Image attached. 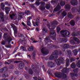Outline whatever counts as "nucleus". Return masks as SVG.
<instances>
[{
	"label": "nucleus",
	"mask_w": 80,
	"mask_h": 80,
	"mask_svg": "<svg viewBox=\"0 0 80 80\" xmlns=\"http://www.w3.org/2000/svg\"><path fill=\"white\" fill-rule=\"evenodd\" d=\"M72 35L73 37L74 36H77L78 35H80V32H73L72 33Z\"/></svg>",
	"instance_id": "obj_14"
},
{
	"label": "nucleus",
	"mask_w": 80,
	"mask_h": 80,
	"mask_svg": "<svg viewBox=\"0 0 80 80\" xmlns=\"http://www.w3.org/2000/svg\"><path fill=\"white\" fill-rule=\"evenodd\" d=\"M67 68H65L62 69L61 72H63V73H66V72H67Z\"/></svg>",
	"instance_id": "obj_22"
},
{
	"label": "nucleus",
	"mask_w": 80,
	"mask_h": 80,
	"mask_svg": "<svg viewBox=\"0 0 80 80\" xmlns=\"http://www.w3.org/2000/svg\"><path fill=\"white\" fill-rule=\"evenodd\" d=\"M11 47L12 46L10 44H8L6 45V47H7V48H10V47Z\"/></svg>",
	"instance_id": "obj_51"
},
{
	"label": "nucleus",
	"mask_w": 80,
	"mask_h": 80,
	"mask_svg": "<svg viewBox=\"0 0 80 80\" xmlns=\"http://www.w3.org/2000/svg\"><path fill=\"white\" fill-rule=\"evenodd\" d=\"M72 52L75 55H77V53H78V51H77V50L75 49L74 50H73Z\"/></svg>",
	"instance_id": "obj_25"
},
{
	"label": "nucleus",
	"mask_w": 80,
	"mask_h": 80,
	"mask_svg": "<svg viewBox=\"0 0 80 80\" xmlns=\"http://www.w3.org/2000/svg\"><path fill=\"white\" fill-rule=\"evenodd\" d=\"M25 77L27 79L29 78V76H28V74H26L25 75Z\"/></svg>",
	"instance_id": "obj_54"
},
{
	"label": "nucleus",
	"mask_w": 80,
	"mask_h": 80,
	"mask_svg": "<svg viewBox=\"0 0 80 80\" xmlns=\"http://www.w3.org/2000/svg\"><path fill=\"white\" fill-rule=\"evenodd\" d=\"M60 33L61 34L62 37L64 38L66 37L65 36H68L70 35V32L66 30L61 31Z\"/></svg>",
	"instance_id": "obj_3"
},
{
	"label": "nucleus",
	"mask_w": 80,
	"mask_h": 80,
	"mask_svg": "<svg viewBox=\"0 0 80 80\" xmlns=\"http://www.w3.org/2000/svg\"><path fill=\"white\" fill-rule=\"evenodd\" d=\"M58 0H52L51 1L52 3H57Z\"/></svg>",
	"instance_id": "obj_46"
},
{
	"label": "nucleus",
	"mask_w": 80,
	"mask_h": 80,
	"mask_svg": "<svg viewBox=\"0 0 80 80\" xmlns=\"http://www.w3.org/2000/svg\"><path fill=\"white\" fill-rule=\"evenodd\" d=\"M25 42V39H19V42H21L22 43V42Z\"/></svg>",
	"instance_id": "obj_35"
},
{
	"label": "nucleus",
	"mask_w": 80,
	"mask_h": 80,
	"mask_svg": "<svg viewBox=\"0 0 80 80\" xmlns=\"http://www.w3.org/2000/svg\"><path fill=\"white\" fill-rule=\"evenodd\" d=\"M54 52H55L54 54L51 55L49 58V59L50 60H54L55 58H57L58 54L62 55V52L60 51H58L56 50Z\"/></svg>",
	"instance_id": "obj_1"
},
{
	"label": "nucleus",
	"mask_w": 80,
	"mask_h": 80,
	"mask_svg": "<svg viewBox=\"0 0 80 80\" xmlns=\"http://www.w3.org/2000/svg\"><path fill=\"white\" fill-rule=\"evenodd\" d=\"M22 15H23V13H20L19 15L18 16V18H19V19L22 18H23V17H22Z\"/></svg>",
	"instance_id": "obj_23"
},
{
	"label": "nucleus",
	"mask_w": 80,
	"mask_h": 80,
	"mask_svg": "<svg viewBox=\"0 0 80 80\" xmlns=\"http://www.w3.org/2000/svg\"><path fill=\"white\" fill-rule=\"evenodd\" d=\"M40 10H45V8L44 6H41L40 7Z\"/></svg>",
	"instance_id": "obj_30"
},
{
	"label": "nucleus",
	"mask_w": 80,
	"mask_h": 80,
	"mask_svg": "<svg viewBox=\"0 0 80 80\" xmlns=\"http://www.w3.org/2000/svg\"><path fill=\"white\" fill-rule=\"evenodd\" d=\"M51 25L52 27H55L57 25H58V22H57V21H54L52 22Z\"/></svg>",
	"instance_id": "obj_8"
},
{
	"label": "nucleus",
	"mask_w": 80,
	"mask_h": 80,
	"mask_svg": "<svg viewBox=\"0 0 80 80\" xmlns=\"http://www.w3.org/2000/svg\"><path fill=\"white\" fill-rule=\"evenodd\" d=\"M70 24L72 26H74L75 24V21L72 20L70 21Z\"/></svg>",
	"instance_id": "obj_19"
},
{
	"label": "nucleus",
	"mask_w": 80,
	"mask_h": 80,
	"mask_svg": "<svg viewBox=\"0 0 80 80\" xmlns=\"http://www.w3.org/2000/svg\"><path fill=\"white\" fill-rule=\"evenodd\" d=\"M7 75H8L7 74H2V76H3V77H7Z\"/></svg>",
	"instance_id": "obj_58"
},
{
	"label": "nucleus",
	"mask_w": 80,
	"mask_h": 80,
	"mask_svg": "<svg viewBox=\"0 0 80 80\" xmlns=\"http://www.w3.org/2000/svg\"><path fill=\"white\" fill-rule=\"evenodd\" d=\"M31 19H32V17H29L28 18V20H30Z\"/></svg>",
	"instance_id": "obj_62"
},
{
	"label": "nucleus",
	"mask_w": 80,
	"mask_h": 80,
	"mask_svg": "<svg viewBox=\"0 0 80 80\" xmlns=\"http://www.w3.org/2000/svg\"><path fill=\"white\" fill-rule=\"evenodd\" d=\"M61 77H62L63 79H64V78H66L67 77V75L65 74H64L62 75V76Z\"/></svg>",
	"instance_id": "obj_28"
},
{
	"label": "nucleus",
	"mask_w": 80,
	"mask_h": 80,
	"mask_svg": "<svg viewBox=\"0 0 80 80\" xmlns=\"http://www.w3.org/2000/svg\"><path fill=\"white\" fill-rule=\"evenodd\" d=\"M76 10V7H74L72 8V12L73 13H74V12H75V10Z\"/></svg>",
	"instance_id": "obj_33"
},
{
	"label": "nucleus",
	"mask_w": 80,
	"mask_h": 80,
	"mask_svg": "<svg viewBox=\"0 0 80 80\" xmlns=\"http://www.w3.org/2000/svg\"><path fill=\"white\" fill-rule=\"evenodd\" d=\"M18 47H16L15 48V50L13 52V53H14V52H15V51H17V50H18Z\"/></svg>",
	"instance_id": "obj_59"
},
{
	"label": "nucleus",
	"mask_w": 80,
	"mask_h": 80,
	"mask_svg": "<svg viewBox=\"0 0 80 80\" xmlns=\"http://www.w3.org/2000/svg\"><path fill=\"white\" fill-rule=\"evenodd\" d=\"M77 66L80 68V60L78 61V62L76 63Z\"/></svg>",
	"instance_id": "obj_38"
},
{
	"label": "nucleus",
	"mask_w": 80,
	"mask_h": 80,
	"mask_svg": "<svg viewBox=\"0 0 80 80\" xmlns=\"http://www.w3.org/2000/svg\"><path fill=\"white\" fill-rule=\"evenodd\" d=\"M75 61V59L73 58H72L71 59V62H73V61Z\"/></svg>",
	"instance_id": "obj_57"
},
{
	"label": "nucleus",
	"mask_w": 80,
	"mask_h": 80,
	"mask_svg": "<svg viewBox=\"0 0 80 80\" xmlns=\"http://www.w3.org/2000/svg\"><path fill=\"white\" fill-rule=\"evenodd\" d=\"M73 40H75V41L77 43L79 44V43L80 42V41H79V40L77 38L74 37L73 38Z\"/></svg>",
	"instance_id": "obj_18"
},
{
	"label": "nucleus",
	"mask_w": 80,
	"mask_h": 80,
	"mask_svg": "<svg viewBox=\"0 0 80 80\" xmlns=\"http://www.w3.org/2000/svg\"><path fill=\"white\" fill-rule=\"evenodd\" d=\"M80 20V18L79 17H77L76 18L77 21H79Z\"/></svg>",
	"instance_id": "obj_56"
},
{
	"label": "nucleus",
	"mask_w": 80,
	"mask_h": 80,
	"mask_svg": "<svg viewBox=\"0 0 80 80\" xmlns=\"http://www.w3.org/2000/svg\"><path fill=\"white\" fill-rule=\"evenodd\" d=\"M62 46L63 48H68L70 47L69 45L67 44H62Z\"/></svg>",
	"instance_id": "obj_15"
},
{
	"label": "nucleus",
	"mask_w": 80,
	"mask_h": 80,
	"mask_svg": "<svg viewBox=\"0 0 80 80\" xmlns=\"http://www.w3.org/2000/svg\"><path fill=\"white\" fill-rule=\"evenodd\" d=\"M65 2H60V5H61V6H64L65 5Z\"/></svg>",
	"instance_id": "obj_34"
},
{
	"label": "nucleus",
	"mask_w": 80,
	"mask_h": 80,
	"mask_svg": "<svg viewBox=\"0 0 80 80\" xmlns=\"http://www.w3.org/2000/svg\"><path fill=\"white\" fill-rule=\"evenodd\" d=\"M11 27L13 28V29L14 30H17V28L14 24H12L11 25Z\"/></svg>",
	"instance_id": "obj_21"
},
{
	"label": "nucleus",
	"mask_w": 80,
	"mask_h": 80,
	"mask_svg": "<svg viewBox=\"0 0 80 80\" xmlns=\"http://www.w3.org/2000/svg\"><path fill=\"white\" fill-rule=\"evenodd\" d=\"M55 31L53 30L50 31V34H49V37H47L45 39V42H48V40H50V37L51 38H52L53 40H54L55 39V37L53 36V35L55 34Z\"/></svg>",
	"instance_id": "obj_2"
},
{
	"label": "nucleus",
	"mask_w": 80,
	"mask_h": 80,
	"mask_svg": "<svg viewBox=\"0 0 80 80\" xmlns=\"http://www.w3.org/2000/svg\"><path fill=\"white\" fill-rule=\"evenodd\" d=\"M34 49V47H33V46H31L28 48V51H32Z\"/></svg>",
	"instance_id": "obj_24"
},
{
	"label": "nucleus",
	"mask_w": 80,
	"mask_h": 80,
	"mask_svg": "<svg viewBox=\"0 0 80 80\" xmlns=\"http://www.w3.org/2000/svg\"><path fill=\"white\" fill-rule=\"evenodd\" d=\"M47 26L48 27V28H50L51 27L50 25V24H47Z\"/></svg>",
	"instance_id": "obj_64"
},
{
	"label": "nucleus",
	"mask_w": 80,
	"mask_h": 80,
	"mask_svg": "<svg viewBox=\"0 0 80 80\" xmlns=\"http://www.w3.org/2000/svg\"><path fill=\"white\" fill-rule=\"evenodd\" d=\"M27 25H28V26H29V27H31V23H30V22L29 21H28L27 22Z\"/></svg>",
	"instance_id": "obj_47"
},
{
	"label": "nucleus",
	"mask_w": 80,
	"mask_h": 80,
	"mask_svg": "<svg viewBox=\"0 0 80 80\" xmlns=\"http://www.w3.org/2000/svg\"><path fill=\"white\" fill-rule=\"evenodd\" d=\"M46 7L47 9H48H48H49V8H50V6L49 4H47L46 5Z\"/></svg>",
	"instance_id": "obj_39"
},
{
	"label": "nucleus",
	"mask_w": 80,
	"mask_h": 80,
	"mask_svg": "<svg viewBox=\"0 0 80 80\" xmlns=\"http://www.w3.org/2000/svg\"><path fill=\"white\" fill-rule=\"evenodd\" d=\"M55 76H56V77H58L59 78H62V75L61 74V73L57 72L56 73H55Z\"/></svg>",
	"instance_id": "obj_16"
},
{
	"label": "nucleus",
	"mask_w": 80,
	"mask_h": 80,
	"mask_svg": "<svg viewBox=\"0 0 80 80\" xmlns=\"http://www.w3.org/2000/svg\"><path fill=\"white\" fill-rule=\"evenodd\" d=\"M67 52L68 53V55H71V51L68 50H67Z\"/></svg>",
	"instance_id": "obj_43"
},
{
	"label": "nucleus",
	"mask_w": 80,
	"mask_h": 80,
	"mask_svg": "<svg viewBox=\"0 0 80 80\" xmlns=\"http://www.w3.org/2000/svg\"><path fill=\"white\" fill-rule=\"evenodd\" d=\"M20 62L17 61H15L14 62V63H19Z\"/></svg>",
	"instance_id": "obj_55"
},
{
	"label": "nucleus",
	"mask_w": 80,
	"mask_h": 80,
	"mask_svg": "<svg viewBox=\"0 0 80 80\" xmlns=\"http://www.w3.org/2000/svg\"><path fill=\"white\" fill-rule=\"evenodd\" d=\"M4 7H5V6L2 4L1 5V9L2 10H4Z\"/></svg>",
	"instance_id": "obj_48"
},
{
	"label": "nucleus",
	"mask_w": 80,
	"mask_h": 80,
	"mask_svg": "<svg viewBox=\"0 0 80 80\" xmlns=\"http://www.w3.org/2000/svg\"><path fill=\"white\" fill-rule=\"evenodd\" d=\"M67 14V13L65 11H64L62 13V16H66Z\"/></svg>",
	"instance_id": "obj_26"
},
{
	"label": "nucleus",
	"mask_w": 80,
	"mask_h": 80,
	"mask_svg": "<svg viewBox=\"0 0 80 80\" xmlns=\"http://www.w3.org/2000/svg\"><path fill=\"white\" fill-rule=\"evenodd\" d=\"M41 52L43 55H47V54H48L49 53L48 50H46L45 48H43L41 49Z\"/></svg>",
	"instance_id": "obj_6"
},
{
	"label": "nucleus",
	"mask_w": 80,
	"mask_h": 80,
	"mask_svg": "<svg viewBox=\"0 0 80 80\" xmlns=\"http://www.w3.org/2000/svg\"><path fill=\"white\" fill-rule=\"evenodd\" d=\"M71 3L72 5L75 6L78 4V1L76 0H72L71 2Z\"/></svg>",
	"instance_id": "obj_7"
},
{
	"label": "nucleus",
	"mask_w": 80,
	"mask_h": 80,
	"mask_svg": "<svg viewBox=\"0 0 80 80\" xmlns=\"http://www.w3.org/2000/svg\"><path fill=\"white\" fill-rule=\"evenodd\" d=\"M20 49H22V50H23V51H27V49L25 47H24L23 46H21L20 48Z\"/></svg>",
	"instance_id": "obj_31"
},
{
	"label": "nucleus",
	"mask_w": 80,
	"mask_h": 80,
	"mask_svg": "<svg viewBox=\"0 0 80 80\" xmlns=\"http://www.w3.org/2000/svg\"><path fill=\"white\" fill-rule=\"evenodd\" d=\"M70 62V60H69V59H66V67H68V65H70V62Z\"/></svg>",
	"instance_id": "obj_20"
},
{
	"label": "nucleus",
	"mask_w": 80,
	"mask_h": 80,
	"mask_svg": "<svg viewBox=\"0 0 80 80\" xmlns=\"http://www.w3.org/2000/svg\"><path fill=\"white\" fill-rule=\"evenodd\" d=\"M42 30L43 31V32L45 33L47 32V28H44L42 29Z\"/></svg>",
	"instance_id": "obj_41"
},
{
	"label": "nucleus",
	"mask_w": 80,
	"mask_h": 80,
	"mask_svg": "<svg viewBox=\"0 0 80 80\" xmlns=\"http://www.w3.org/2000/svg\"><path fill=\"white\" fill-rule=\"evenodd\" d=\"M25 13L27 14V15H30V11H26Z\"/></svg>",
	"instance_id": "obj_53"
},
{
	"label": "nucleus",
	"mask_w": 80,
	"mask_h": 80,
	"mask_svg": "<svg viewBox=\"0 0 80 80\" xmlns=\"http://www.w3.org/2000/svg\"><path fill=\"white\" fill-rule=\"evenodd\" d=\"M61 41L64 43H65L67 42V39L65 38H63L61 40Z\"/></svg>",
	"instance_id": "obj_44"
},
{
	"label": "nucleus",
	"mask_w": 80,
	"mask_h": 80,
	"mask_svg": "<svg viewBox=\"0 0 80 80\" xmlns=\"http://www.w3.org/2000/svg\"><path fill=\"white\" fill-rule=\"evenodd\" d=\"M68 18H73V16L71 12H68Z\"/></svg>",
	"instance_id": "obj_17"
},
{
	"label": "nucleus",
	"mask_w": 80,
	"mask_h": 80,
	"mask_svg": "<svg viewBox=\"0 0 80 80\" xmlns=\"http://www.w3.org/2000/svg\"><path fill=\"white\" fill-rule=\"evenodd\" d=\"M71 8V7H70V4H67V5L65 6V8L67 10H69Z\"/></svg>",
	"instance_id": "obj_13"
},
{
	"label": "nucleus",
	"mask_w": 80,
	"mask_h": 80,
	"mask_svg": "<svg viewBox=\"0 0 80 80\" xmlns=\"http://www.w3.org/2000/svg\"><path fill=\"white\" fill-rule=\"evenodd\" d=\"M78 68H77L75 70V71L77 73H78Z\"/></svg>",
	"instance_id": "obj_63"
},
{
	"label": "nucleus",
	"mask_w": 80,
	"mask_h": 80,
	"mask_svg": "<svg viewBox=\"0 0 80 80\" xmlns=\"http://www.w3.org/2000/svg\"><path fill=\"white\" fill-rule=\"evenodd\" d=\"M37 1L35 3V5H40V3L39 1H40L41 0H37Z\"/></svg>",
	"instance_id": "obj_36"
},
{
	"label": "nucleus",
	"mask_w": 80,
	"mask_h": 80,
	"mask_svg": "<svg viewBox=\"0 0 80 80\" xmlns=\"http://www.w3.org/2000/svg\"><path fill=\"white\" fill-rule=\"evenodd\" d=\"M40 3L41 4V6H44L45 5V2H41Z\"/></svg>",
	"instance_id": "obj_49"
},
{
	"label": "nucleus",
	"mask_w": 80,
	"mask_h": 80,
	"mask_svg": "<svg viewBox=\"0 0 80 80\" xmlns=\"http://www.w3.org/2000/svg\"><path fill=\"white\" fill-rule=\"evenodd\" d=\"M10 17L11 19H13L15 17V14L13 13L12 14H10Z\"/></svg>",
	"instance_id": "obj_29"
},
{
	"label": "nucleus",
	"mask_w": 80,
	"mask_h": 80,
	"mask_svg": "<svg viewBox=\"0 0 80 80\" xmlns=\"http://www.w3.org/2000/svg\"><path fill=\"white\" fill-rule=\"evenodd\" d=\"M32 58L33 59H35V52H33V53L32 54Z\"/></svg>",
	"instance_id": "obj_40"
},
{
	"label": "nucleus",
	"mask_w": 80,
	"mask_h": 80,
	"mask_svg": "<svg viewBox=\"0 0 80 80\" xmlns=\"http://www.w3.org/2000/svg\"><path fill=\"white\" fill-rule=\"evenodd\" d=\"M33 72L32 71V69H30L29 70V74H30V75H32V74H33Z\"/></svg>",
	"instance_id": "obj_27"
},
{
	"label": "nucleus",
	"mask_w": 80,
	"mask_h": 80,
	"mask_svg": "<svg viewBox=\"0 0 80 80\" xmlns=\"http://www.w3.org/2000/svg\"><path fill=\"white\" fill-rule=\"evenodd\" d=\"M61 8V7H60L59 4H58L56 8H55L54 10V11H56V12H57V11L60 10Z\"/></svg>",
	"instance_id": "obj_12"
},
{
	"label": "nucleus",
	"mask_w": 80,
	"mask_h": 80,
	"mask_svg": "<svg viewBox=\"0 0 80 80\" xmlns=\"http://www.w3.org/2000/svg\"><path fill=\"white\" fill-rule=\"evenodd\" d=\"M25 67V64L23 63H20L19 64V68L20 69H23Z\"/></svg>",
	"instance_id": "obj_10"
},
{
	"label": "nucleus",
	"mask_w": 80,
	"mask_h": 80,
	"mask_svg": "<svg viewBox=\"0 0 80 80\" xmlns=\"http://www.w3.org/2000/svg\"><path fill=\"white\" fill-rule=\"evenodd\" d=\"M77 10L78 12L80 13V6L79 7L77 8Z\"/></svg>",
	"instance_id": "obj_52"
},
{
	"label": "nucleus",
	"mask_w": 80,
	"mask_h": 80,
	"mask_svg": "<svg viewBox=\"0 0 80 80\" xmlns=\"http://www.w3.org/2000/svg\"><path fill=\"white\" fill-rule=\"evenodd\" d=\"M4 38H6L7 39L8 43H10L12 41V38L9 36H7V34H4L3 35Z\"/></svg>",
	"instance_id": "obj_5"
},
{
	"label": "nucleus",
	"mask_w": 80,
	"mask_h": 80,
	"mask_svg": "<svg viewBox=\"0 0 80 80\" xmlns=\"http://www.w3.org/2000/svg\"><path fill=\"white\" fill-rule=\"evenodd\" d=\"M60 60L61 61V63H63L64 62V59H63L62 58H60L59 59H56L55 60V62H56V63L58 65H60L61 62H60Z\"/></svg>",
	"instance_id": "obj_4"
},
{
	"label": "nucleus",
	"mask_w": 80,
	"mask_h": 80,
	"mask_svg": "<svg viewBox=\"0 0 80 80\" xmlns=\"http://www.w3.org/2000/svg\"><path fill=\"white\" fill-rule=\"evenodd\" d=\"M14 31L15 34H17V32H18L17 30H14Z\"/></svg>",
	"instance_id": "obj_60"
},
{
	"label": "nucleus",
	"mask_w": 80,
	"mask_h": 80,
	"mask_svg": "<svg viewBox=\"0 0 80 80\" xmlns=\"http://www.w3.org/2000/svg\"><path fill=\"white\" fill-rule=\"evenodd\" d=\"M33 78L35 80H38V78L37 77H34Z\"/></svg>",
	"instance_id": "obj_61"
},
{
	"label": "nucleus",
	"mask_w": 80,
	"mask_h": 80,
	"mask_svg": "<svg viewBox=\"0 0 80 80\" xmlns=\"http://www.w3.org/2000/svg\"><path fill=\"white\" fill-rule=\"evenodd\" d=\"M60 28L59 27H58L57 28V33H59V32H60Z\"/></svg>",
	"instance_id": "obj_42"
},
{
	"label": "nucleus",
	"mask_w": 80,
	"mask_h": 80,
	"mask_svg": "<svg viewBox=\"0 0 80 80\" xmlns=\"http://www.w3.org/2000/svg\"><path fill=\"white\" fill-rule=\"evenodd\" d=\"M71 67L72 68H75V64L74 62H73L71 65Z\"/></svg>",
	"instance_id": "obj_32"
},
{
	"label": "nucleus",
	"mask_w": 80,
	"mask_h": 80,
	"mask_svg": "<svg viewBox=\"0 0 80 80\" xmlns=\"http://www.w3.org/2000/svg\"><path fill=\"white\" fill-rule=\"evenodd\" d=\"M5 11H10V8L8 7H5Z\"/></svg>",
	"instance_id": "obj_37"
},
{
	"label": "nucleus",
	"mask_w": 80,
	"mask_h": 80,
	"mask_svg": "<svg viewBox=\"0 0 80 80\" xmlns=\"http://www.w3.org/2000/svg\"><path fill=\"white\" fill-rule=\"evenodd\" d=\"M4 15H3V12H1L0 13V16L1 17H3V16Z\"/></svg>",
	"instance_id": "obj_50"
},
{
	"label": "nucleus",
	"mask_w": 80,
	"mask_h": 80,
	"mask_svg": "<svg viewBox=\"0 0 80 80\" xmlns=\"http://www.w3.org/2000/svg\"><path fill=\"white\" fill-rule=\"evenodd\" d=\"M48 65L49 67H54V63L52 62H48Z\"/></svg>",
	"instance_id": "obj_9"
},
{
	"label": "nucleus",
	"mask_w": 80,
	"mask_h": 80,
	"mask_svg": "<svg viewBox=\"0 0 80 80\" xmlns=\"http://www.w3.org/2000/svg\"><path fill=\"white\" fill-rule=\"evenodd\" d=\"M8 70V68L7 67L1 69H0V72L1 73H3L4 72H6Z\"/></svg>",
	"instance_id": "obj_11"
},
{
	"label": "nucleus",
	"mask_w": 80,
	"mask_h": 80,
	"mask_svg": "<svg viewBox=\"0 0 80 80\" xmlns=\"http://www.w3.org/2000/svg\"><path fill=\"white\" fill-rule=\"evenodd\" d=\"M13 67L14 66L13 64H11L9 67V68L10 69H11V70H12L13 68Z\"/></svg>",
	"instance_id": "obj_45"
}]
</instances>
